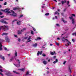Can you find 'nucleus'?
Returning <instances> with one entry per match:
<instances>
[{"label": "nucleus", "instance_id": "nucleus-1", "mask_svg": "<svg viewBox=\"0 0 76 76\" xmlns=\"http://www.w3.org/2000/svg\"><path fill=\"white\" fill-rule=\"evenodd\" d=\"M1 11L4 12L5 13H7V15H10V16H14V17H16L17 16V14L15 13V12L13 10H11L10 11V9H6L5 10H1Z\"/></svg>", "mask_w": 76, "mask_h": 76}, {"label": "nucleus", "instance_id": "nucleus-2", "mask_svg": "<svg viewBox=\"0 0 76 76\" xmlns=\"http://www.w3.org/2000/svg\"><path fill=\"white\" fill-rule=\"evenodd\" d=\"M2 29L3 31H7V30H8L9 29V27L7 26H1L0 27V31Z\"/></svg>", "mask_w": 76, "mask_h": 76}, {"label": "nucleus", "instance_id": "nucleus-3", "mask_svg": "<svg viewBox=\"0 0 76 76\" xmlns=\"http://www.w3.org/2000/svg\"><path fill=\"white\" fill-rule=\"evenodd\" d=\"M66 41H67L68 42H67V44H66L65 45L66 47H69V45H70V44H71V42L69 41L68 39H66Z\"/></svg>", "mask_w": 76, "mask_h": 76}, {"label": "nucleus", "instance_id": "nucleus-4", "mask_svg": "<svg viewBox=\"0 0 76 76\" xmlns=\"http://www.w3.org/2000/svg\"><path fill=\"white\" fill-rule=\"evenodd\" d=\"M69 19H70L72 20V24H74V23H75V19L73 18L72 16L71 17H69Z\"/></svg>", "mask_w": 76, "mask_h": 76}, {"label": "nucleus", "instance_id": "nucleus-5", "mask_svg": "<svg viewBox=\"0 0 76 76\" xmlns=\"http://www.w3.org/2000/svg\"><path fill=\"white\" fill-rule=\"evenodd\" d=\"M5 40L7 42H10V39H9V37L7 36L5 37Z\"/></svg>", "mask_w": 76, "mask_h": 76}, {"label": "nucleus", "instance_id": "nucleus-6", "mask_svg": "<svg viewBox=\"0 0 76 76\" xmlns=\"http://www.w3.org/2000/svg\"><path fill=\"white\" fill-rule=\"evenodd\" d=\"M21 22H22V21H18L17 22V24L18 25H20V24H21Z\"/></svg>", "mask_w": 76, "mask_h": 76}, {"label": "nucleus", "instance_id": "nucleus-7", "mask_svg": "<svg viewBox=\"0 0 76 76\" xmlns=\"http://www.w3.org/2000/svg\"><path fill=\"white\" fill-rule=\"evenodd\" d=\"M0 58L1 59H2L4 61V57L2 55H0Z\"/></svg>", "mask_w": 76, "mask_h": 76}, {"label": "nucleus", "instance_id": "nucleus-8", "mask_svg": "<svg viewBox=\"0 0 76 76\" xmlns=\"http://www.w3.org/2000/svg\"><path fill=\"white\" fill-rule=\"evenodd\" d=\"M0 22H1V23H5V24H7L8 23L6 21L1 20V21H0Z\"/></svg>", "mask_w": 76, "mask_h": 76}, {"label": "nucleus", "instance_id": "nucleus-9", "mask_svg": "<svg viewBox=\"0 0 76 76\" xmlns=\"http://www.w3.org/2000/svg\"><path fill=\"white\" fill-rule=\"evenodd\" d=\"M42 51H41L40 52H39V51H38V53H37V55L38 56H39V54H40V55L41 54H42Z\"/></svg>", "mask_w": 76, "mask_h": 76}, {"label": "nucleus", "instance_id": "nucleus-10", "mask_svg": "<svg viewBox=\"0 0 76 76\" xmlns=\"http://www.w3.org/2000/svg\"><path fill=\"white\" fill-rule=\"evenodd\" d=\"M20 9V8L19 7H15L13 8V10H19Z\"/></svg>", "mask_w": 76, "mask_h": 76}, {"label": "nucleus", "instance_id": "nucleus-11", "mask_svg": "<svg viewBox=\"0 0 76 76\" xmlns=\"http://www.w3.org/2000/svg\"><path fill=\"white\" fill-rule=\"evenodd\" d=\"M58 59H56V61H53V63L54 64H56V63H57V62H58Z\"/></svg>", "mask_w": 76, "mask_h": 76}, {"label": "nucleus", "instance_id": "nucleus-12", "mask_svg": "<svg viewBox=\"0 0 76 76\" xmlns=\"http://www.w3.org/2000/svg\"><path fill=\"white\" fill-rule=\"evenodd\" d=\"M61 20H62V22H63L64 23H67V22L64 20V18H62Z\"/></svg>", "mask_w": 76, "mask_h": 76}, {"label": "nucleus", "instance_id": "nucleus-13", "mask_svg": "<svg viewBox=\"0 0 76 76\" xmlns=\"http://www.w3.org/2000/svg\"><path fill=\"white\" fill-rule=\"evenodd\" d=\"M61 39H62V40L63 41H64V42H65V41L66 40V39H65V38L64 37L61 38Z\"/></svg>", "mask_w": 76, "mask_h": 76}, {"label": "nucleus", "instance_id": "nucleus-14", "mask_svg": "<svg viewBox=\"0 0 76 76\" xmlns=\"http://www.w3.org/2000/svg\"><path fill=\"white\" fill-rule=\"evenodd\" d=\"M43 63L45 65H46V64H47L48 62L47 61H43Z\"/></svg>", "mask_w": 76, "mask_h": 76}, {"label": "nucleus", "instance_id": "nucleus-15", "mask_svg": "<svg viewBox=\"0 0 76 76\" xmlns=\"http://www.w3.org/2000/svg\"><path fill=\"white\" fill-rule=\"evenodd\" d=\"M2 45H1V43H0V51H1V50H3V49L2 48Z\"/></svg>", "mask_w": 76, "mask_h": 76}, {"label": "nucleus", "instance_id": "nucleus-16", "mask_svg": "<svg viewBox=\"0 0 76 76\" xmlns=\"http://www.w3.org/2000/svg\"><path fill=\"white\" fill-rule=\"evenodd\" d=\"M26 28H24L21 30V31L23 32V31H26Z\"/></svg>", "mask_w": 76, "mask_h": 76}, {"label": "nucleus", "instance_id": "nucleus-17", "mask_svg": "<svg viewBox=\"0 0 76 76\" xmlns=\"http://www.w3.org/2000/svg\"><path fill=\"white\" fill-rule=\"evenodd\" d=\"M22 32L23 31H21V30L20 31L19 30L18 31V34H22Z\"/></svg>", "mask_w": 76, "mask_h": 76}, {"label": "nucleus", "instance_id": "nucleus-18", "mask_svg": "<svg viewBox=\"0 0 76 76\" xmlns=\"http://www.w3.org/2000/svg\"><path fill=\"white\" fill-rule=\"evenodd\" d=\"M10 73V72H9V71H8V72L6 73V75L7 76H9Z\"/></svg>", "mask_w": 76, "mask_h": 76}, {"label": "nucleus", "instance_id": "nucleus-19", "mask_svg": "<svg viewBox=\"0 0 76 76\" xmlns=\"http://www.w3.org/2000/svg\"><path fill=\"white\" fill-rule=\"evenodd\" d=\"M14 65L16 66L17 67H20V64H19V65H16L14 64Z\"/></svg>", "mask_w": 76, "mask_h": 76}, {"label": "nucleus", "instance_id": "nucleus-20", "mask_svg": "<svg viewBox=\"0 0 76 76\" xmlns=\"http://www.w3.org/2000/svg\"><path fill=\"white\" fill-rule=\"evenodd\" d=\"M61 3L63 4H64V3H66V1L65 0L64 1H61Z\"/></svg>", "mask_w": 76, "mask_h": 76}, {"label": "nucleus", "instance_id": "nucleus-21", "mask_svg": "<svg viewBox=\"0 0 76 76\" xmlns=\"http://www.w3.org/2000/svg\"><path fill=\"white\" fill-rule=\"evenodd\" d=\"M8 35V33H4L2 34V36H3V35Z\"/></svg>", "mask_w": 76, "mask_h": 76}, {"label": "nucleus", "instance_id": "nucleus-22", "mask_svg": "<svg viewBox=\"0 0 76 76\" xmlns=\"http://www.w3.org/2000/svg\"><path fill=\"white\" fill-rule=\"evenodd\" d=\"M41 39V38H40L39 37H38L37 39H35V40H36V41H38V39Z\"/></svg>", "mask_w": 76, "mask_h": 76}, {"label": "nucleus", "instance_id": "nucleus-23", "mask_svg": "<svg viewBox=\"0 0 76 76\" xmlns=\"http://www.w3.org/2000/svg\"><path fill=\"white\" fill-rule=\"evenodd\" d=\"M68 70H69L70 73H71L72 71H71V69H70V66H69L68 67Z\"/></svg>", "mask_w": 76, "mask_h": 76}, {"label": "nucleus", "instance_id": "nucleus-24", "mask_svg": "<svg viewBox=\"0 0 76 76\" xmlns=\"http://www.w3.org/2000/svg\"><path fill=\"white\" fill-rule=\"evenodd\" d=\"M50 53L51 55H52V56H53L54 54V53L52 52H50Z\"/></svg>", "mask_w": 76, "mask_h": 76}, {"label": "nucleus", "instance_id": "nucleus-25", "mask_svg": "<svg viewBox=\"0 0 76 76\" xmlns=\"http://www.w3.org/2000/svg\"><path fill=\"white\" fill-rule=\"evenodd\" d=\"M17 20H17V19H14L12 21V23H14V22H15V21H17Z\"/></svg>", "mask_w": 76, "mask_h": 76}, {"label": "nucleus", "instance_id": "nucleus-26", "mask_svg": "<svg viewBox=\"0 0 76 76\" xmlns=\"http://www.w3.org/2000/svg\"><path fill=\"white\" fill-rule=\"evenodd\" d=\"M38 44H37V43H35V44H34L33 45V46L34 47H37V46Z\"/></svg>", "mask_w": 76, "mask_h": 76}, {"label": "nucleus", "instance_id": "nucleus-27", "mask_svg": "<svg viewBox=\"0 0 76 76\" xmlns=\"http://www.w3.org/2000/svg\"><path fill=\"white\" fill-rule=\"evenodd\" d=\"M23 16V15H20L19 17V18H22Z\"/></svg>", "mask_w": 76, "mask_h": 76}, {"label": "nucleus", "instance_id": "nucleus-28", "mask_svg": "<svg viewBox=\"0 0 76 76\" xmlns=\"http://www.w3.org/2000/svg\"><path fill=\"white\" fill-rule=\"evenodd\" d=\"M19 70H21V71H24V70H25V69L24 68H22L21 69H20Z\"/></svg>", "mask_w": 76, "mask_h": 76}, {"label": "nucleus", "instance_id": "nucleus-29", "mask_svg": "<svg viewBox=\"0 0 76 76\" xmlns=\"http://www.w3.org/2000/svg\"><path fill=\"white\" fill-rule=\"evenodd\" d=\"M56 44V45H58V46L59 45V44L56 41L55 42Z\"/></svg>", "mask_w": 76, "mask_h": 76}, {"label": "nucleus", "instance_id": "nucleus-30", "mask_svg": "<svg viewBox=\"0 0 76 76\" xmlns=\"http://www.w3.org/2000/svg\"><path fill=\"white\" fill-rule=\"evenodd\" d=\"M49 13H46L45 14V16H48L49 15Z\"/></svg>", "mask_w": 76, "mask_h": 76}, {"label": "nucleus", "instance_id": "nucleus-31", "mask_svg": "<svg viewBox=\"0 0 76 76\" xmlns=\"http://www.w3.org/2000/svg\"><path fill=\"white\" fill-rule=\"evenodd\" d=\"M72 35H75V36H76V32L73 33L72 34Z\"/></svg>", "mask_w": 76, "mask_h": 76}, {"label": "nucleus", "instance_id": "nucleus-32", "mask_svg": "<svg viewBox=\"0 0 76 76\" xmlns=\"http://www.w3.org/2000/svg\"><path fill=\"white\" fill-rule=\"evenodd\" d=\"M13 73H16V74H18V73L17 72H16V71H13Z\"/></svg>", "mask_w": 76, "mask_h": 76}, {"label": "nucleus", "instance_id": "nucleus-33", "mask_svg": "<svg viewBox=\"0 0 76 76\" xmlns=\"http://www.w3.org/2000/svg\"><path fill=\"white\" fill-rule=\"evenodd\" d=\"M33 30L34 31H36V29H35V28L32 27Z\"/></svg>", "mask_w": 76, "mask_h": 76}, {"label": "nucleus", "instance_id": "nucleus-34", "mask_svg": "<svg viewBox=\"0 0 76 76\" xmlns=\"http://www.w3.org/2000/svg\"><path fill=\"white\" fill-rule=\"evenodd\" d=\"M31 36H29V37L28 38V40H29V39H31Z\"/></svg>", "mask_w": 76, "mask_h": 76}, {"label": "nucleus", "instance_id": "nucleus-35", "mask_svg": "<svg viewBox=\"0 0 76 76\" xmlns=\"http://www.w3.org/2000/svg\"><path fill=\"white\" fill-rule=\"evenodd\" d=\"M4 49L5 50H6V51L7 50V48L6 47H4Z\"/></svg>", "mask_w": 76, "mask_h": 76}, {"label": "nucleus", "instance_id": "nucleus-36", "mask_svg": "<svg viewBox=\"0 0 76 76\" xmlns=\"http://www.w3.org/2000/svg\"><path fill=\"white\" fill-rule=\"evenodd\" d=\"M27 41H28L27 42H31V40H30V39H29V40H28V39Z\"/></svg>", "mask_w": 76, "mask_h": 76}, {"label": "nucleus", "instance_id": "nucleus-37", "mask_svg": "<svg viewBox=\"0 0 76 76\" xmlns=\"http://www.w3.org/2000/svg\"><path fill=\"white\" fill-rule=\"evenodd\" d=\"M0 72H1V73H3V70L0 69Z\"/></svg>", "mask_w": 76, "mask_h": 76}, {"label": "nucleus", "instance_id": "nucleus-38", "mask_svg": "<svg viewBox=\"0 0 76 76\" xmlns=\"http://www.w3.org/2000/svg\"><path fill=\"white\" fill-rule=\"evenodd\" d=\"M13 58H11V59L10 61V62H11V61H12V60H13Z\"/></svg>", "mask_w": 76, "mask_h": 76}, {"label": "nucleus", "instance_id": "nucleus-39", "mask_svg": "<svg viewBox=\"0 0 76 76\" xmlns=\"http://www.w3.org/2000/svg\"><path fill=\"white\" fill-rule=\"evenodd\" d=\"M6 4H7V2H5L4 4V6H6Z\"/></svg>", "mask_w": 76, "mask_h": 76}, {"label": "nucleus", "instance_id": "nucleus-40", "mask_svg": "<svg viewBox=\"0 0 76 76\" xmlns=\"http://www.w3.org/2000/svg\"><path fill=\"white\" fill-rule=\"evenodd\" d=\"M29 73V71H27L26 73V75H28Z\"/></svg>", "mask_w": 76, "mask_h": 76}, {"label": "nucleus", "instance_id": "nucleus-41", "mask_svg": "<svg viewBox=\"0 0 76 76\" xmlns=\"http://www.w3.org/2000/svg\"><path fill=\"white\" fill-rule=\"evenodd\" d=\"M31 34L32 35H34V32H33V31H32L31 32Z\"/></svg>", "mask_w": 76, "mask_h": 76}, {"label": "nucleus", "instance_id": "nucleus-42", "mask_svg": "<svg viewBox=\"0 0 76 76\" xmlns=\"http://www.w3.org/2000/svg\"><path fill=\"white\" fill-rule=\"evenodd\" d=\"M69 1H67V5H69Z\"/></svg>", "mask_w": 76, "mask_h": 76}, {"label": "nucleus", "instance_id": "nucleus-43", "mask_svg": "<svg viewBox=\"0 0 76 76\" xmlns=\"http://www.w3.org/2000/svg\"><path fill=\"white\" fill-rule=\"evenodd\" d=\"M66 61H65L63 63V64H66Z\"/></svg>", "mask_w": 76, "mask_h": 76}, {"label": "nucleus", "instance_id": "nucleus-44", "mask_svg": "<svg viewBox=\"0 0 76 76\" xmlns=\"http://www.w3.org/2000/svg\"><path fill=\"white\" fill-rule=\"evenodd\" d=\"M27 38H28V37H24V39H27Z\"/></svg>", "mask_w": 76, "mask_h": 76}, {"label": "nucleus", "instance_id": "nucleus-45", "mask_svg": "<svg viewBox=\"0 0 76 76\" xmlns=\"http://www.w3.org/2000/svg\"><path fill=\"white\" fill-rule=\"evenodd\" d=\"M42 56L43 57H45V56H46V55H45L44 54H43Z\"/></svg>", "mask_w": 76, "mask_h": 76}, {"label": "nucleus", "instance_id": "nucleus-46", "mask_svg": "<svg viewBox=\"0 0 76 76\" xmlns=\"http://www.w3.org/2000/svg\"><path fill=\"white\" fill-rule=\"evenodd\" d=\"M56 25L57 26H60V25H59V24H56Z\"/></svg>", "mask_w": 76, "mask_h": 76}, {"label": "nucleus", "instance_id": "nucleus-47", "mask_svg": "<svg viewBox=\"0 0 76 76\" xmlns=\"http://www.w3.org/2000/svg\"><path fill=\"white\" fill-rule=\"evenodd\" d=\"M72 16H74V17H75V14H72Z\"/></svg>", "mask_w": 76, "mask_h": 76}, {"label": "nucleus", "instance_id": "nucleus-48", "mask_svg": "<svg viewBox=\"0 0 76 76\" xmlns=\"http://www.w3.org/2000/svg\"><path fill=\"white\" fill-rule=\"evenodd\" d=\"M18 41H19V42H20V39L19 38L18 39Z\"/></svg>", "mask_w": 76, "mask_h": 76}, {"label": "nucleus", "instance_id": "nucleus-49", "mask_svg": "<svg viewBox=\"0 0 76 76\" xmlns=\"http://www.w3.org/2000/svg\"><path fill=\"white\" fill-rule=\"evenodd\" d=\"M15 56H17V52H16L15 53Z\"/></svg>", "mask_w": 76, "mask_h": 76}, {"label": "nucleus", "instance_id": "nucleus-50", "mask_svg": "<svg viewBox=\"0 0 76 76\" xmlns=\"http://www.w3.org/2000/svg\"><path fill=\"white\" fill-rule=\"evenodd\" d=\"M17 61L18 62L19 64H20V61H19V60L17 59Z\"/></svg>", "mask_w": 76, "mask_h": 76}, {"label": "nucleus", "instance_id": "nucleus-51", "mask_svg": "<svg viewBox=\"0 0 76 76\" xmlns=\"http://www.w3.org/2000/svg\"><path fill=\"white\" fill-rule=\"evenodd\" d=\"M61 15H62V16H64V13L62 12L61 13Z\"/></svg>", "mask_w": 76, "mask_h": 76}, {"label": "nucleus", "instance_id": "nucleus-52", "mask_svg": "<svg viewBox=\"0 0 76 76\" xmlns=\"http://www.w3.org/2000/svg\"><path fill=\"white\" fill-rule=\"evenodd\" d=\"M53 58H54V59H56V56H54L53 57Z\"/></svg>", "mask_w": 76, "mask_h": 76}, {"label": "nucleus", "instance_id": "nucleus-53", "mask_svg": "<svg viewBox=\"0 0 76 76\" xmlns=\"http://www.w3.org/2000/svg\"><path fill=\"white\" fill-rule=\"evenodd\" d=\"M14 37H16V38H17V35H14Z\"/></svg>", "mask_w": 76, "mask_h": 76}, {"label": "nucleus", "instance_id": "nucleus-54", "mask_svg": "<svg viewBox=\"0 0 76 76\" xmlns=\"http://www.w3.org/2000/svg\"><path fill=\"white\" fill-rule=\"evenodd\" d=\"M66 8L65 9L63 10V11H64V12H65V11H66Z\"/></svg>", "mask_w": 76, "mask_h": 76}, {"label": "nucleus", "instance_id": "nucleus-55", "mask_svg": "<svg viewBox=\"0 0 76 76\" xmlns=\"http://www.w3.org/2000/svg\"><path fill=\"white\" fill-rule=\"evenodd\" d=\"M3 15V13H2L1 12H0V15Z\"/></svg>", "mask_w": 76, "mask_h": 76}, {"label": "nucleus", "instance_id": "nucleus-56", "mask_svg": "<svg viewBox=\"0 0 76 76\" xmlns=\"http://www.w3.org/2000/svg\"><path fill=\"white\" fill-rule=\"evenodd\" d=\"M0 75H2V76H3V74L1 72H0Z\"/></svg>", "mask_w": 76, "mask_h": 76}, {"label": "nucleus", "instance_id": "nucleus-57", "mask_svg": "<svg viewBox=\"0 0 76 76\" xmlns=\"http://www.w3.org/2000/svg\"><path fill=\"white\" fill-rule=\"evenodd\" d=\"M55 18L56 19H57V16H55Z\"/></svg>", "mask_w": 76, "mask_h": 76}, {"label": "nucleus", "instance_id": "nucleus-58", "mask_svg": "<svg viewBox=\"0 0 76 76\" xmlns=\"http://www.w3.org/2000/svg\"><path fill=\"white\" fill-rule=\"evenodd\" d=\"M4 17V16H1V18H3Z\"/></svg>", "mask_w": 76, "mask_h": 76}, {"label": "nucleus", "instance_id": "nucleus-59", "mask_svg": "<svg viewBox=\"0 0 76 76\" xmlns=\"http://www.w3.org/2000/svg\"><path fill=\"white\" fill-rule=\"evenodd\" d=\"M57 39H58V40H60V38L59 37H58L57 38Z\"/></svg>", "mask_w": 76, "mask_h": 76}, {"label": "nucleus", "instance_id": "nucleus-60", "mask_svg": "<svg viewBox=\"0 0 76 76\" xmlns=\"http://www.w3.org/2000/svg\"><path fill=\"white\" fill-rule=\"evenodd\" d=\"M58 12H60V10L59 9H58Z\"/></svg>", "mask_w": 76, "mask_h": 76}, {"label": "nucleus", "instance_id": "nucleus-61", "mask_svg": "<svg viewBox=\"0 0 76 76\" xmlns=\"http://www.w3.org/2000/svg\"><path fill=\"white\" fill-rule=\"evenodd\" d=\"M72 41L73 42H75V40H74V39H72Z\"/></svg>", "mask_w": 76, "mask_h": 76}, {"label": "nucleus", "instance_id": "nucleus-62", "mask_svg": "<svg viewBox=\"0 0 76 76\" xmlns=\"http://www.w3.org/2000/svg\"><path fill=\"white\" fill-rule=\"evenodd\" d=\"M53 45V44H51L50 45V46H52V45Z\"/></svg>", "mask_w": 76, "mask_h": 76}, {"label": "nucleus", "instance_id": "nucleus-63", "mask_svg": "<svg viewBox=\"0 0 76 76\" xmlns=\"http://www.w3.org/2000/svg\"><path fill=\"white\" fill-rule=\"evenodd\" d=\"M49 73V71H47V74H48Z\"/></svg>", "mask_w": 76, "mask_h": 76}, {"label": "nucleus", "instance_id": "nucleus-64", "mask_svg": "<svg viewBox=\"0 0 76 76\" xmlns=\"http://www.w3.org/2000/svg\"><path fill=\"white\" fill-rule=\"evenodd\" d=\"M66 53V52H64V54H65Z\"/></svg>", "mask_w": 76, "mask_h": 76}]
</instances>
